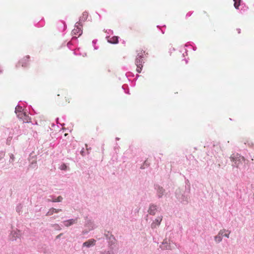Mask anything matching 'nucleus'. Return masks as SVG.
I'll return each instance as SVG.
<instances>
[{"label":"nucleus","mask_w":254,"mask_h":254,"mask_svg":"<svg viewBox=\"0 0 254 254\" xmlns=\"http://www.w3.org/2000/svg\"><path fill=\"white\" fill-rule=\"evenodd\" d=\"M145 52L143 50L138 51L137 55L135 59V64L136 65V71L138 73H140L143 67V58L145 55Z\"/></svg>","instance_id":"nucleus-1"},{"label":"nucleus","mask_w":254,"mask_h":254,"mask_svg":"<svg viewBox=\"0 0 254 254\" xmlns=\"http://www.w3.org/2000/svg\"><path fill=\"white\" fill-rule=\"evenodd\" d=\"M231 160L234 163L236 166L238 167L240 164L245 161V158L238 154H233L230 157Z\"/></svg>","instance_id":"nucleus-2"},{"label":"nucleus","mask_w":254,"mask_h":254,"mask_svg":"<svg viewBox=\"0 0 254 254\" xmlns=\"http://www.w3.org/2000/svg\"><path fill=\"white\" fill-rule=\"evenodd\" d=\"M81 25L79 22L76 23L74 28L72 31V34L74 35L75 38H77L76 36H79L81 35L82 31L81 29Z\"/></svg>","instance_id":"nucleus-3"},{"label":"nucleus","mask_w":254,"mask_h":254,"mask_svg":"<svg viewBox=\"0 0 254 254\" xmlns=\"http://www.w3.org/2000/svg\"><path fill=\"white\" fill-rule=\"evenodd\" d=\"M17 117L22 121L24 123L31 122L30 118L26 114L25 112H22L17 115Z\"/></svg>","instance_id":"nucleus-4"},{"label":"nucleus","mask_w":254,"mask_h":254,"mask_svg":"<svg viewBox=\"0 0 254 254\" xmlns=\"http://www.w3.org/2000/svg\"><path fill=\"white\" fill-rule=\"evenodd\" d=\"M161 247L162 249L166 250H172L175 248L173 243L171 244L170 242L168 243L167 240L162 243Z\"/></svg>","instance_id":"nucleus-5"},{"label":"nucleus","mask_w":254,"mask_h":254,"mask_svg":"<svg viewBox=\"0 0 254 254\" xmlns=\"http://www.w3.org/2000/svg\"><path fill=\"white\" fill-rule=\"evenodd\" d=\"M30 57L29 56H26L23 57L18 63L19 65H21L23 67L26 66L29 62Z\"/></svg>","instance_id":"nucleus-6"},{"label":"nucleus","mask_w":254,"mask_h":254,"mask_svg":"<svg viewBox=\"0 0 254 254\" xmlns=\"http://www.w3.org/2000/svg\"><path fill=\"white\" fill-rule=\"evenodd\" d=\"M162 220V216L158 217L151 224V227L155 228L158 226Z\"/></svg>","instance_id":"nucleus-7"},{"label":"nucleus","mask_w":254,"mask_h":254,"mask_svg":"<svg viewBox=\"0 0 254 254\" xmlns=\"http://www.w3.org/2000/svg\"><path fill=\"white\" fill-rule=\"evenodd\" d=\"M225 229L221 230L219 232L218 234L215 237V240L216 242L219 243L222 241V236L224 233H225Z\"/></svg>","instance_id":"nucleus-8"},{"label":"nucleus","mask_w":254,"mask_h":254,"mask_svg":"<svg viewBox=\"0 0 254 254\" xmlns=\"http://www.w3.org/2000/svg\"><path fill=\"white\" fill-rule=\"evenodd\" d=\"M95 244V240L94 239H90L84 242L83 244V246L89 247L91 246H94Z\"/></svg>","instance_id":"nucleus-9"},{"label":"nucleus","mask_w":254,"mask_h":254,"mask_svg":"<svg viewBox=\"0 0 254 254\" xmlns=\"http://www.w3.org/2000/svg\"><path fill=\"white\" fill-rule=\"evenodd\" d=\"M76 221H77L76 219H71L64 221V223L65 226L68 227V226H69L73 224V223H76Z\"/></svg>","instance_id":"nucleus-10"},{"label":"nucleus","mask_w":254,"mask_h":254,"mask_svg":"<svg viewBox=\"0 0 254 254\" xmlns=\"http://www.w3.org/2000/svg\"><path fill=\"white\" fill-rule=\"evenodd\" d=\"M157 210L156 206L154 205H150L149 209V213L151 215H154L155 214V212Z\"/></svg>","instance_id":"nucleus-11"},{"label":"nucleus","mask_w":254,"mask_h":254,"mask_svg":"<svg viewBox=\"0 0 254 254\" xmlns=\"http://www.w3.org/2000/svg\"><path fill=\"white\" fill-rule=\"evenodd\" d=\"M108 42L112 44H117L118 43V37L117 36H113L108 39Z\"/></svg>","instance_id":"nucleus-12"},{"label":"nucleus","mask_w":254,"mask_h":254,"mask_svg":"<svg viewBox=\"0 0 254 254\" xmlns=\"http://www.w3.org/2000/svg\"><path fill=\"white\" fill-rule=\"evenodd\" d=\"M88 16V13L87 12H84L82 13V16H80L79 21H84L86 20Z\"/></svg>","instance_id":"nucleus-13"},{"label":"nucleus","mask_w":254,"mask_h":254,"mask_svg":"<svg viewBox=\"0 0 254 254\" xmlns=\"http://www.w3.org/2000/svg\"><path fill=\"white\" fill-rule=\"evenodd\" d=\"M15 112L16 113V114L17 115L18 114H19L20 113H22L23 112L22 111V108L21 107L19 106H17L15 108Z\"/></svg>","instance_id":"nucleus-14"},{"label":"nucleus","mask_w":254,"mask_h":254,"mask_svg":"<svg viewBox=\"0 0 254 254\" xmlns=\"http://www.w3.org/2000/svg\"><path fill=\"white\" fill-rule=\"evenodd\" d=\"M55 213V208H50L48 212L46 213V216H51Z\"/></svg>","instance_id":"nucleus-15"},{"label":"nucleus","mask_w":254,"mask_h":254,"mask_svg":"<svg viewBox=\"0 0 254 254\" xmlns=\"http://www.w3.org/2000/svg\"><path fill=\"white\" fill-rule=\"evenodd\" d=\"M234 1V6L236 8H238L240 5L241 0H233Z\"/></svg>","instance_id":"nucleus-16"},{"label":"nucleus","mask_w":254,"mask_h":254,"mask_svg":"<svg viewBox=\"0 0 254 254\" xmlns=\"http://www.w3.org/2000/svg\"><path fill=\"white\" fill-rule=\"evenodd\" d=\"M62 200L63 197L61 196H59L57 198L53 199L51 201L53 202H61Z\"/></svg>","instance_id":"nucleus-17"},{"label":"nucleus","mask_w":254,"mask_h":254,"mask_svg":"<svg viewBox=\"0 0 254 254\" xmlns=\"http://www.w3.org/2000/svg\"><path fill=\"white\" fill-rule=\"evenodd\" d=\"M230 234V231L225 230V232L223 234V236H224L228 238Z\"/></svg>","instance_id":"nucleus-18"},{"label":"nucleus","mask_w":254,"mask_h":254,"mask_svg":"<svg viewBox=\"0 0 254 254\" xmlns=\"http://www.w3.org/2000/svg\"><path fill=\"white\" fill-rule=\"evenodd\" d=\"M164 192V190L161 188V189H159V196L160 197L161 196V195L163 194Z\"/></svg>","instance_id":"nucleus-19"},{"label":"nucleus","mask_w":254,"mask_h":254,"mask_svg":"<svg viewBox=\"0 0 254 254\" xmlns=\"http://www.w3.org/2000/svg\"><path fill=\"white\" fill-rule=\"evenodd\" d=\"M66 168V166L64 164H63L62 166H61V169H63V170H64Z\"/></svg>","instance_id":"nucleus-20"},{"label":"nucleus","mask_w":254,"mask_h":254,"mask_svg":"<svg viewBox=\"0 0 254 254\" xmlns=\"http://www.w3.org/2000/svg\"><path fill=\"white\" fill-rule=\"evenodd\" d=\"M62 210L61 209H55V213H58L61 212Z\"/></svg>","instance_id":"nucleus-21"},{"label":"nucleus","mask_w":254,"mask_h":254,"mask_svg":"<svg viewBox=\"0 0 254 254\" xmlns=\"http://www.w3.org/2000/svg\"><path fill=\"white\" fill-rule=\"evenodd\" d=\"M103 254H112L109 253V252H107L104 253Z\"/></svg>","instance_id":"nucleus-22"}]
</instances>
